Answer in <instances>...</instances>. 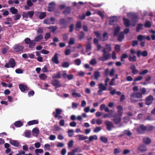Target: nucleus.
Listing matches in <instances>:
<instances>
[{"instance_id": "obj_19", "label": "nucleus", "mask_w": 155, "mask_h": 155, "mask_svg": "<svg viewBox=\"0 0 155 155\" xmlns=\"http://www.w3.org/2000/svg\"><path fill=\"white\" fill-rule=\"evenodd\" d=\"M130 97L133 98L137 97V98H140L142 97V94L140 93L137 92L136 93H133L131 94Z\"/></svg>"}, {"instance_id": "obj_59", "label": "nucleus", "mask_w": 155, "mask_h": 155, "mask_svg": "<svg viewBox=\"0 0 155 155\" xmlns=\"http://www.w3.org/2000/svg\"><path fill=\"white\" fill-rule=\"evenodd\" d=\"M68 136L70 137H72L74 135V131L73 130H69L68 131Z\"/></svg>"}, {"instance_id": "obj_51", "label": "nucleus", "mask_w": 155, "mask_h": 155, "mask_svg": "<svg viewBox=\"0 0 155 155\" xmlns=\"http://www.w3.org/2000/svg\"><path fill=\"white\" fill-rule=\"evenodd\" d=\"M33 133L35 134L36 135H38L39 133V129L37 127L34 128L32 130Z\"/></svg>"}, {"instance_id": "obj_12", "label": "nucleus", "mask_w": 155, "mask_h": 155, "mask_svg": "<svg viewBox=\"0 0 155 155\" xmlns=\"http://www.w3.org/2000/svg\"><path fill=\"white\" fill-rule=\"evenodd\" d=\"M147 150L146 146L144 144L140 145L137 148V150L141 153H144Z\"/></svg>"}, {"instance_id": "obj_55", "label": "nucleus", "mask_w": 155, "mask_h": 155, "mask_svg": "<svg viewBox=\"0 0 155 155\" xmlns=\"http://www.w3.org/2000/svg\"><path fill=\"white\" fill-rule=\"evenodd\" d=\"M74 62L76 65L79 66L81 63V61L80 59H77L75 60Z\"/></svg>"}, {"instance_id": "obj_58", "label": "nucleus", "mask_w": 155, "mask_h": 155, "mask_svg": "<svg viewBox=\"0 0 155 155\" xmlns=\"http://www.w3.org/2000/svg\"><path fill=\"white\" fill-rule=\"evenodd\" d=\"M69 66V64L68 62H65L63 63L61 65L63 68H68Z\"/></svg>"}, {"instance_id": "obj_41", "label": "nucleus", "mask_w": 155, "mask_h": 155, "mask_svg": "<svg viewBox=\"0 0 155 155\" xmlns=\"http://www.w3.org/2000/svg\"><path fill=\"white\" fill-rule=\"evenodd\" d=\"M146 37L144 35H140L137 36V39L140 41H141L145 39Z\"/></svg>"}, {"instance_id": "obj_31", "label": "nucleus", "mask_w": 155, "mask_h": 155, "mask_svg": "<svg viewBox=\"0 0 155 155\" xmlns=\"http://www.w3.org/2000/svg\"><path fill=\"white\" fill-rule=\"evenodd\" d=\"M76 28L75 29L77 31H78L79 30L78 29H80L81 28L82 25L81 22L80 21H78L76 22V24L75 25Z\"/></svg>"}, {"instance_id": "obj_23", "label": "nucleus", "mask_w": 155, "mask_h": 155, "mask_svg": "<svg viewBox=\"0 0 155 155\" xmlns=\"http://www.w3.org/2000/svg\"><path fill=\"white\" fill-rule=\"evenodd\" d=\"M9 64L12 68H14L15 66V60L13 58H11L9 61Z\"/></svg>"}, {"instance_id": "obj_40", "label": "nucleus", "mask_w": 155, "mask_h": 155, "mask_svg": "<svg viewBox=\"0 0 155 155\" xmlns=\"http://www.w3.org/2000/svg\"><path fill=\"white\" fill-rule=\"evenodd\" d=\"M123 133L124 135H126L128 137H130L132 135V133L129 130H124L123 131Z\"/></svg>"}, {"instance_id": "obj_44", "label": "nucleus", "mask_w": 155, "mask_h": 155, "mask_svg": "<svg viewBox=\"0 0 155 155\" xmlns=\"http://www.w3.org/2000/svg\"><path fill=\"white\" fill-rule=\"evenodd\" d=\"M97 137L96 135H94L93 136H91L89 137V139L90 141H92L93 140H96L97 139Z\"/></svg>"}, {"instance_id": "obj_8", "label": "nucleus", "mask_w": 155, "mask_h": 155, "mask_svg": "<svg viewBox=\"0 0 155 155\" xmlns=\"http://www.w3.org/2000/svg\"><path fill=\"white\" fill-rule=\"evenodd\" d=\"M60 24L62 28H66L68 22L65 19L61 18L60 19Z\"/></svg>"}, {"instance_id": "obj_5", "label": "nucleus", "mask_w": 155, "mask_h": 155, "mask_svg": "<svg viewBox=\"0 0 155 155\" xmlns=\"http://www.w3.org/2000/svg\"><path fill=\"white\" fill-rule=\"evenodd\" d=\"M154 100V97L152 95L148 96L145 99V104L147 105H151Z\"/></svg>"}, {"instance_id": "obj_25", "label": "nucleus", "mask_w": 155, "mask_h": 155, "mask_svg": "<svg viewBox=\"0 0 155 155\" xmlns=\"http://www.w3.org/2000/svg\"><path fill=\"white\" fill-rule=\"evenodd\" d=\"M71 12V8L70 7H66L63 11V13L65 15L70 13Z\"/></svg>"}, {"instance_id": "obj_63", "label": "nucleus", "mask_w": 155, "mask_h": 155, "mask_svg": "<svg viewBox=\"0 0 155 155\" xmlns=\"http://www.w3.org/2000/svg\"><path fill=\"white\" fill-rule=\"evenodd\" d=\"M97 63V61L95 59H92L90 61V64L93 65L96 64Z\"/></svg>"}, {"instance_id": "obj_50", "label": "nucleus", "mask_w": 155, "mask_h": 155, "mask_svg": "<svg viewBox=\"0 0 155 155\" xmlns=\"http://www.w3.org/2000/svg\"><path fill=\"white\" fill-rule=\"evenodd\" d=\"M21 17V15L20 14H17L13 16L14 19L15 21H17L20 19Z\"/></svg>"}, {"instance_id": "obj_53", "label": "nucleus", "mask_w": 155, "mask_h": 155, "mask_svg": "<svg viewBox=\"0 0 155 155\" xmlns=\"http://www.w3.org/2000/svg\"><path fill=\"white\" fill-rule=\"evenodd\" d=\"M72 95L73 97H79L81 96L80 94L75 92H73L72 94Z\"/></svg>"}, {"instance_id": "obj_56", "label": "nucleus", "mask_w": 155, "mask_h": 155, "mask_svg": "<svg viewBox=\"0 0 155 155\" xmlns=\"http://www.w3.org/2000/svg\"><path fill=\"white\" fill-rule=\"evenodd\" d=\"M101 127H96L94 130V132L97 133L101 130Z\"/></svg>"}, {"instance_id": "obj_9", "label": "nucleus", "mask_w": 155, "mask_h": 155, "mask_svg": "<svg viewBox=\"0 0 155 155\" xmlns=\"http://www.w3.org/2000/svg\"><path fill=\"white\" fill-rule=\"evenodd\" d=\"M19 87L21 91L23 92H27V91L29 90V88L26 85L22 84L19 85Z\"/></svg>"}, {"instance_id": "obj_62", "label": "nucleus", "mask_w": 155, "mask_h": 155, "mask_svg": "<svg viewBox=\"0 0 155 155\" xmlns=\"http://www.w3.org/2000/svg\"><path fill=\"white\" fill-rule=\"evenodd\" d=\"M154 127L152 126H149L147 127L146 130L147 131H151L153 130Z\"/></svg>"}, {"instance_id": "obj_26", "label": "nucleus", "mask_w": 155, "mask_h": 155, "mask_svg": "<svg viewBox=\"0 0 155 155\" xmlns=\"http://www.w3.org/2000/svg\"><path fill=\"white\" fill-rule=\"evenodd\" d=\"M76 137H78V139L80 141L84 140L88 138L87 136H84L83 135H78Z\"/></svg>"}, {"instance_id": "obj_28", "label": "nucleus", "mask_w": 155, "mask_h": 155, "mask_svg": "<svg viewBox=\"0 0 155 155\" xmlns=\"http://www.w3.org/2000/svg\"><path fill=\"white\" fill-rule=\"evenodd\" d=\"M38 120H33L28 121L27 123V124L29 125H33L35 124H38Z\"/></svg>"}, {"instance_id": "obj_22", "label": "nucleus", "mask_w": 155, "mask_h": 155, "mask_svg": "<svg viewBox=\"0 0 155 155\" xmlns=\"http://www.w3.org/2000/svg\"><path fill=\"white\" fill-rule=\"evenodd\" d=\"M9 143L15 147H18L19 146V143L16 140L10 139L9 140Z\"/></svg>"}, {"instance_id": "obj_57", "label": "nucleus", "mask_w": 155, "mask_h": 155, "mask_svg": "<svg viewBox=\"0 0 155 155\" xmlns=\"http://www.w3.org/2000/svg\"><path fill=\"white\" fill-rule=\"evenodd\" d=\"M120 46L119 45H116L114 47L115 50L117 52H118L120 51Z\"/></svg>"}, {"instance_id": "obj_33", "label": "nucleus", "mask_w": 155, "mask_h": 155, "mask_svg": "<svg viewBox=\"0 0 155 155\" xmlns=\"http://www.w3.org/2000/svg\"><path fill=\"white\" fill-rule=\"evenodd\" d=\"M10 11L13 14H16L18 12V10L14 7H11L10 9Z\"/></svg>"}, {"instance_id": "obj_64", "label": "nucleus", "mask_w": 155, "mask_h": 155, "mask_svg": "<svg viewBox=\"0 0 155 155\" xmlns=\"http://www.w3.org/2000/svg\"><path fill=\"white\" fill-rule=\"evenodd\" d=\"M31 41V39L28 38H27L25 39V43L27 45H29Z\"/></svg>"}, {"instance_id": "obj_32", "label": "nucleus", "mask_w": 155, "mask_h": 155, "mask_svg": "<svg viewBox=\"0 0 155 155\" xmlns=\"http://www.w3.org/2000/svg\"><path fill=\"white\" fill-rule=\"evenodd\" d=\"M120 30V28L118 26L117 27L114 29V36H117L119 34V32Z\"/></svg>"}, {"instance_id": "obj_10", "label": "nucleus", "mask_w": 155, "mask_h": 155, "mask_svg": "<svg viewBox=\"0 0 155 155\" xmlns=\"http://www.w3.org/2000/svg\"><path fill=\"white\" fill-rule=\"evenodd\" d=\"M147 127L144 126L143 124H141L139 127L137 128V131L138 133L140 134H143L142 130L145 131L146 130Z\"/></svg>"}, {"instance_id": "obj_21", "label": "nucleus", "mask_w": 155, "mask_h": 155, "mask_svg": "<svg viewBox=\"0 0 155 155\" xmlns=\"http://www.w3.org/2000/svg\"><path fill=\"white\" fill-rule=\"evenodd\" d=\"M124 38V35L123 32H120L118 35L117 40L120 42H122Z\"/></svg>"}, {"instance_id": "obj_35", "label": "nucleus", "mask_w": 155, "mask_h": 155, "mask_svg": "<svg viewBox=\"0 0 155 155\" xmlns=\"http://www.w3.org/2000/svg\"><path fill=\"white\" fill-rule=\"evenodd\" d=\"M36 45L35 41L34 40H31V41L29 44V48H30L32 49L34 48Z\"/></svg>"}, {"instance_id": "obj_37", "label": "nucleus", "mask_w": 155, "mask_h": 155, "mask_svg": "<svg viewBox=\"0 0 155 155\" xmlns=\"http://www.w3.org/2000/svg\"><path fill=\"white\" fill-rule=\"evenodd\" d=\"M108 33L106 32H104L103 35V41H104L107 40L108 39Z\"/></svg>"}, {"instance_id": "obj_13", "label": "nucleus", "mask_w": 155, "mask_h": 155, "mask_svg": "<svg viewBox=\"0 0 155 155\" xmlns=\"http://www.w3.org/2000/svg\"><path fill=\"white\" fill-rule=\"evenodd\" d=\"M55 4L54 2H51L48 5V11L49 12H51L54 10L55 8Z\"/></svg>"}, {"instance_id": "obj_3", "label": "nucleus", "mask_w": 155, "mask_h": 155, "mask_svg": "<svg viewBox=\"0 0 155 155\" xmlns=\"http://www.w3.org/2000/svg\"><path fill=\"white\" fill-rule=\"evenodd\" d=\"M121 116L118 115V114H116L113 116L112 120L115 124H117L121 122Z\"/></svg>"}, {"instance_id": "obj_20", "label": "nucleus", "mask_w": 155, "mask_h": 155, "mask_svg": "<svg viewBox=\"0 0 155 155\" xmlns=\"http://www.w3.org/2000/svg\"><path fill=\"white\" fill-rule=\"evenodd\" d=\"M143 141L144 143L147 144H149L151 143V140L149 137H145L143 139Z\"/></svg>"}, {"instance_id": "obj_47", "label": "nucleus", "mask_w": 155, "mask_h": 155, "mask_svg": "<svg viewBox=\"0 0 155 155\" xmlns=\"http://www.w3.org/2000/svg\"><path fill=\"white\" fill-rule=\"evenodd\" d=\"M46 16V14L45 12L41 13L39 15V18L41 19H44Z\"/></svg>"}, {"instance_id": "obj_36", "label": "nucleus", "mask_w": 155, "mask_h": 155, "mask_svg": "<svg viewBox=\"0 0 155 155\" xmlns=\"http://www.w3.org/2000/svg\"><path fill=\"white\" fill-rule=\"evenodd\" d=\"M94 75L95 79L97 80L99 78L101 77L100 72L98 71L94 72Z\"/></svg>"}, {"instance_id": "obj_7", "label": "nucleus", "mask_w": 155, "mask_h": 155, "mask_svg": "<svg viewBox=\"0 0 155 155\" xmlns=\"http://www.w3.org/2000/svg\"><path fill=\"white\" fill-rule=\"evenodd\" d=\"M148 54V52L146 50L142 52L140 50H138L136 52L138 58H140L141 55L144 57H146L147 56Z\"/></svg>"}, {"instance_id": "obj_38", "label": "nucleus", "mask_w": 155, "mask_h": 155, "mask_svg": "<svg viewBox=\"0 0 155 155\" xmlns=\"http://www.w3.org/2000/svg\"><path fill=\"white\" fill-rule=\"evenodd\" d=\"M80 35H79L78 37L80 40H81L85 37V33L83 31L80 32Z\"/></svg>"}, {"instance_id": "obj_15", "label": "nucleus", "mask_w": 155, "mask_h": 155, "mask_svg": "<svg viewBox=\"0 0 155 155\" xmlns=\"http://www.w3.org/2000/svg\"><path fill=\"white\" fill-rule=\"evenodd\" d=\"M51 84L56 88L61 86V84L58 80H54L51 82Z\"/></svg>"}, {"instance_id": "obj_49", "label": "nucleus", "mask_w": 155, "mask_h": 155, "mask_svg": "<svg viewBox=\"0 0 155 155\" xmlns=\"http://www.w3.org/2000/svg\"><path fill=\"white\" fill-rule=\"evenodd\" d=\"M137 15H134L132 16L131 19L135 23L134 25H133V26H134L136 23L137 22Z\"/></svg>"}, {"instance_id": "obj_43", "label": "nucleus", "mask_w": 155, "mask_h": 155, "mask_svg": "<svg viewBox=\"0 0 155 155\" xmlns=\"http://www.w3.org/2000/svg\"><path fill=\"white\" fill-rule=\"evenodd\" d=\"M39 77L40 79L45 80L47 78V76L45 74L42 73L39 75Z\"/></svg>"}, {"instance_id": "obj_2", "label": "nucleus", "mask_w": 155, "mask_h": 155, "mask_svg": "<svg viewBox=\"0 0 155 155\" xmlns=\"http://www.w3.org/2000/svg\"><path fill=\"white\" fill-rule=\"evenodd\" d=\"M102 52L103 53V57H100L98 58L99 61H104L109 59L110 58L111 54L110 53L106 51V48H104L102 51Z\"/></svg>"}, {"instance_id": "obj_61", "label": "nucleus", "mask_w": 155, "mask_h": 155, "mask_svg": "<svg viewBox=\"0 0 155 155\" xmlns=\"http://www.w3.org/2000/svg\"><path fill=\"white\" fill-rule=\"evenodd\" d=\"M143 77L141 76H140L137 77L134 80V81L136 82L137 81H140L143 79Z\"/></svg>"}, {"instance_id": "obj_42", "label": "nucleus", "mask_w": 155, "mask_h": 155, "mask_svg": "<svg viewBox=\"0 0 155 155\" xmlns=\"http://www.w3.org/2000/svg\"><path fill=\"white\" fill-rule=\"evenodd\" d=\"M101 140L102 141V142L106 143L108 141V139L107 137H104V136H101L100 137V138Z\"/></svg>"}, {"instance_id": "obj_6", "label": "nucleus", "mask_w": 155, "mask_h": 155, "mask_svg": "<svg viewBox=\"0 0 155 155\" xmlns=\"http://www.w3.org/2000/svg\"><path fill=\"white\" fill-rule=\"evenodd\" d=\"M105 124L106 126L107 129L108 131L111 130L112 128L114 127L113 123L111 121L108 120L106 121L105 122Z\"/></svg>"}, {"instance_id": "obj_48", "label": "nucleus", "mask_w": 155, "mask_h": 155, "mask_svg": "<svg viewBox=\"0 0 155 155\" xmlns=\"http://www.w3.org/2000/svg\"><path fill=\"white\" fill-rule=\"evenodd\" d=\"M149 72V70L147 69L143 70L139 72V74L140 75H144Z\"/></svg>"}, {"instance_id": "obj_1", "label": "nucleus", "mask_w": 155, "mask_h": 155, "mask_svg": "<svg viewBox=\"0 0 155 155\" xmlns=\"http://www.w3.org/2000/svg\"><path fill=\"white\" fill-rule=\"evenodd\" d=\"M13 48L14 53L20 54L23 52L24 47L21 45L20 44H18L14 45Z\"/></svg>"}, {"instance_id": "obj_18", "label": "nucleus", "mask_w": 155, "mask_h": 155, "mask_svg": "<svg viewBox=\"0 0 155 155\" xmlns=\"http://www.w3.org/2000/svg\"><path fill=\"white\" fill-rule=\"evenodd\" d=\"M130 69L132 70V73L134 74H136L139 72L138 70L136 69V67L134 64H132L130 66Z\"/></svg>"}, {"instance_id": "obj_60", "label": "nucleus", "mask_w": 155, "mask_h": 155, "mask_svg": "<svg viewBox=\"0 0 155 155\" xmlns=\"http://www.w3.org/2000/svg\"><path fill=\"white\" fill-rule=\"evenodd\" d=\"M75 39L74 38H70L68 44L70 45H72L74 44Z\"/></svg>"}, {"instance_id": "obj_14", "label": "nucleus", "mask_w": 155, "mask_h": 155, "mask_svg": "<svg viewBox=\"0 0 155 155\" xmlns=\"http://www.w3.org/2000/svg\"><path fill=\"white\" fill-rule=\"evenodd\" d=\"M62 110L61 109L57 108L56 109L55 112H53L52 113L53 115H54V117L57 118L58 117V115H60L62 112Z\"/></svg>"}, {"instance_id": "obj_52", "label": "nucleus", "mask_w": 155, "mask_h": 155, "mask_svg": "<svg viewBox=\"0 0 155 155\" xmlns=\"http://www.w3.org/2000/svg\"><path fill=\"white\" fill-rule=\"evenodd\" d=\"M94 33L96 35L97 37L99 39H101L102 38L100 33L97 31H95Z\"/></svg>"}, {"instance_id": "obj_29", "label": "nucleus", "mask_w": 155, "mask_h": 155, "mask_svg": "<svg viewBox=\"0 0 155 155\" xmlns=\"http://www.w3.org/2000/svg\"><path fill=\"white\" fill-rule=\"evenodd\" d=\"M136 56L134 55L132 56L129 55L128 57V60L130 62H134L136 61Z\"/></svg>"}, {"instance_id": "obj_34", "label": "nucleus", "mask_w": 155, "mask_h": 155, "mask_svg": "<svg viewBox=\"0 0 155 155\" xmlns=\"http://www.w3.org/2000/svg\"><path fill=\"white\" fill-rule=\"evenodd\" d=\"M23 124L21 121L18 120L16 121L14 123V125L16 127H18L22 126Z\"/></svg>"}, {"instance_id": "obj_4", "label": "nucleus", "mask_w": 155, "mask_h": 155, "mask_svg": "<svg viewBox=\"0 0 155 155\" xmlns=\"http://www.w3.org/2000/svg\"><path fill=\"white\" fill-rule=\"evenodd\" d=\"M34 14V12L33 11H29L27 12H23L22 15L24 18H28L29 17V18H31L33 16Z\"/></svg>"}, {"instance_id": "obj_45", "label": "nucleus", "mask_w": 155, "mask_h": 155, "mask_svg": "<svg viewBox=\"0 0 155 155\" xmlns=\"http://www.w3.org/2000/svg\"><path fill=\"white\" fill-rule=\"evenodd\" d=\"M86 51L87 52H88L89 50L91 49V44L89 42L86 45Z\"/></svg>"}, {"instance_id": "obj_30", "label": "nucleus", "mask_w": 155, "mask_h": 155, "mask_svg": "<svg viewBox=\"0 0 155 155\" xmlns=\"http://www.w3.org/2000/svg\"><path fill=\"white\" fill-rule=\"evenodd\" d=\"M43 38V35L41 34H40L37 36L36 37L35 39L34 40L35 42H38L40 40H42Z\"/></svg>"}, {"instance_id": "obj_39", "label": "nucleus", "mask_w": 155, "mask_h": 155, "mask_svg": "<svg viewBox=\"0 0 155 155\" xmlns=\"http://www.w3.org/2000/svg\"><path fill=\"white\" fill-rule=\"evenodd\" d=\"M143 26V25L141 23L137 24L136 28V31L137 32H139L140 30L142 29V28Z\"/></svg>"}, {"instance_id": "obj_16", "label": "nucleus", "mask_w": 155, "mask_h": 155, "mask_svg": "<svg viewBox=\"0 0 155 155\" xmlns=\"http://www.w3.org/2000/svg\"><path fill=\"white\" fill-rule=\"evenodd\" d=\"M51 60L53 62L56 64H58L59 63L58 53H55V54L53 57L51 58Z\"/></svg>"}, {"instance_id": "obj_24", "label": "nucleus", "mask_w": 155, "mask_h": 155, "mask_svg": "<svg viewBox=\"0 0 155 155\" xmlns=\"http://www.w3.org/2000/svg\"><path fill=\"white\" fill-rule=\"evenodd\" d=\"M123 20L124 24L126 27H129L130 26V21L128 19L124 17Z\"/></svg>"}, {"instance_id": "obj_11", "label": "nucleus", "mask_w": 155, "mask_h": 155, "mask_svg": "<svg viewBox=\"0 0 155 155\" xmlns=\"http://www.w3.org/2000/svg\"><path fill=\"white\" fill-rule=\"evenodd\" d=\"M106 86L104 85L103 83H101L98 85V88L99 90L98 91L97 93L99 94H99V92H102L103 91H105L107 90Z\"/></svg>"}, {"instance_id": "obj_27", "label": "nucleus", "mask_w": 155, "mask_h": 155, "mask_svg": "<svg viewBox=\"0 0 155 155\" xmlns=\"http://www.w3.org/2000/svg\"><path fill=\"white\" fill-rule=\"evenodd\" d=\"M117 109L118 114L120 116H122L123 114V113L122 111L123 110L122 107L121 105H119L117 106Z\"/></svg>"}, {"instance_id": "obj_54", "label": "nucleus", "mask_w": 155, "mask_h": 155, "mask_svg": "<svg viewBox=\"0 0 155 155\" xmlns=\"http://www.w3.org/2000/svg\"><path fill=\"white\" fill-rule=\"evenodd\" d=\"M144 26L145 28H150L151 26V24L149 21H146L144 25Z\"/></svg>"}, {"instance_id": "obj_46", "label": "nucleus", "mask_w": 155, "mask_h": 155, "mask_svg": "<svg viewBox=\"0 0 155 155\" xmlns=\"http://www.w3.org/2000/svg\"><path fill=\"white\" fill-rule=\"evenodd\" d=\"M43 152V150L42 149H36L35 150L36 155H39V153H41Z\"/></svg>"}, {"instance_id": "obj_17", "label": "nucleus", "mask_w": 155, "mask_h": 155, "mask_svg": "<svg viewBox=\"0 0 155 155\" xmlns=\"http://www.w3.org/2000/svg\"><path fill=\"white\" fill-rule=\"evenodd\" d=\"M117 21V18L116 17H111L110 19L109 24L111 25H114Z\"/></svg>"}]
</instances>
